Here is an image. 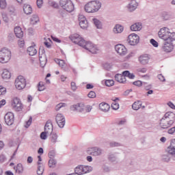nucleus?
Listing matches in <instances>:
<instances>
[{
  "instance_id": "22",
  "label": "nucleus",
  "mask_w": 175,
  "mask_h": 175,
  "mask_svg": "<svg viewBox=\"0 0 175 175\" xmlns=\"http://www.w3.org/2000/svg\"><path fill=\"white\" fill-rule=\"evenodd\" d=\"M44 132L48 135H51L53 133V123L51 120H48L44 126Z\"/></svg>"
},
{
  "instance_id": "35",
  "label": "nucleus",
  "mask_w": 175,
  "mask_h": 175,
  "mask_svg": "<svg viewBox=\"0 0 175 175\" xmlns=\"http://www.w3.org/2000/svg\"><path fill=\"white\" fill-rule=\"evenodd\" d=\"M23 12L25 14H31V13H32V7L28 4H24Z\"/></svg>"
},
{
  "instance_id": "42",
  "label": "nucleus",
  "mask_w": 175,
  "mask_h": 175,
  "mask_svg": "<svg viewBox=\"0 0 175 175\" xmlns=\"http://www.w3.org/2000/svg\"><path fill=\"white\" fill-rule=\"evenodd\" d=\"M92 20L95 27L98 29H102V23H100V21L96 18H93Z\"/></svg>"
},
{
  "instance_id": "38",
  "label": "nucleus",
  "mask_w": 175,
  "mask_h": 175,
  "mask_svg": "<svg viewBox=\"0 0 175 175\" xmlns=\"http://www.w3.org/2000/svg\"><path fill=\"white\" fill-rule=\"evenodd\" d=\"M175 40V33H171L170 31H169V33L167 36V42H170V43H172V42H174Z\"/></svg>"
},
{
  "instance_id": "52",
  "label": "nucleus",
  "mask_w": 175,
  "mask_h": 175,
  "mask_svg": "<svg viewBox=\"0 0 175 175\" xmlns=\"http://www.w3.org/2000/svg\"><path fill=\"white\" fill-rule=\"evenodd\" d=\"M1 9H5L6 8V0H0Z\"/></svg>"
},
{
  "instance_id": "50",
  "label": "nucleus",
  "mask_w": 175,
  "mask_h": 175,
  "mask_svg": "<svg viewBox=\"0 0 175 175\" xmlns=\"http://www.w3.org/2000/svg\"><path fill=\"white\" fill-rule=\"evenodd\" d=\"M49 5L52 6V8H55V9H58V3H57L55 1H49Z\"/></svg>"
},
{
  "instance_id": "20",
  "label": "nucleus",
  "mask_w": 175,
  "mask_h": 175,
  "mask_svg": "<svg viewBox=\"0 0 175 175\" xmlns=\"http://www.w3.org/2000/svg\"><path fill=\"white\" fill-rule=\"evenodd\" d=\"M167 152L170 153L172 158H175V139L171 141L170 146L167 148Z\"/></svg>"
},
{
  "instance_id": "28",
  "label": "nucleus",
  "mask_w": 175,
  "mask_h": 175,
  "mask_svg": "<svg viewBox=\"0 0 175 175\" xmlns=\"http://www.w3.org/2000/svg\"><path fill=\"white\" fill-rule=\"evenodd\" d=\"M1 77L2 79H3V80H9V79L12 77V74L10 73V71L8 69H4L1 74Z\"/></svg>"
},
{
  "instance_id": "7",
  "label": "nucleus",
  "mask_w": 175,
  "mask_h": 175,
  "mask_svg": "<svg viewBox=\"0 0 175 175\" xmlns=\"http://www.w3.org/2000/svg\"><path fill=\"white\" fill-rule=\"evenodd\" d=\"M39 59L40 66L44 68L46 64H47V57H46V54H44V48L43 46H41L39 50Z\"/></svg>"
},
{
  "instance_id": "31",
  "label": "nucleus",
  "mask_w": 175,
  "mask_h": 175,
  "mask_svg": "<svg viewBox=\"0 0 175 175\" xmlns=\"http://www.w3.org/2000/svg\"><path fill=\"white\" fill-rule=\"evenodd\" d=\"M91 2L96 12L102 8V3L99 1H92Z\"/></svg>"
},
{
  "instance_id": "30",
  "label": "nucleus",
  "mask_w": 175,
  "mask_h": 175,
  "mask_svg": "<svg viewBox=\"0 0 175 175\" xmlns=\"http://www.w3.org/2000/svg\"><path fill=\"white\" fill-rule=\"evenodd\" d=\"M124 31V27L121 25H116L113 29V32L114 33H121Z\"/></svg>"
},
{
  "instance_id": "10",
  "label": "nucleus",
  "mask_w": 175,
  "mask_h": 175,
  "mask_svg": "<svg viewBox=\"0 0 175 175\" xmlns=\"http://www.w3.org/2000/svg\"><path fill=\"white\" fill-rule=\"evenodd\" d=\"M129 43L131 46H136L140 40V38L135 33H131L129 36Z\"/></svg>"
},
{
  "instance_id": "60",
  "label": "nucleus",
  "mask_w": 175,
  "mask_h": 175,
  "mask_svg": "<svg viewBox=\"0 0 175 175\" xmlns=\"http://www.w3.org/2000/svg\"><path fill=\"white\" fill-rule=\"evenodd\" d=\"M133 85H136L137 87H142V85H143L144 83L142 82L141 81H134L133 83Z\"/></svg>"
},
{
  "instance_id": "2",
  "label": "nucleus",
  "mask_w": 175,
  "mask_h": 175,
  "mask_svg": "<svg viewBox=\"0 0 175 175\" xmlns=\"http://www.w3.org/2000/svg\"><path fill=\"white\" fill-rule=\"evenodd\" d=\"M12 58V51L9 49L3 48L0 51V62L1 64H8Z\"/></svg>"
},
{
  "instance_id": "32",
  "label": "nucleus",
  "mask_w": 175,
  "mask_h": 175,
  "mask_svg": "<svg viewBox=\"0 0 175 175\" xmlns=\"http://www.w3.org/2000/svg\"><path fill=\"white\" fill-rule=\"evenodd\" d=\"M14 169L18 174H23L24 172V167L21 163H18L16 166L14 167Z\"/></svg>"
},
{
  "instance_id": "48",
  "label": "nucleus",
  "mask_w": 175,
  "mask_h": 175,
  "mask_svg": "<svg viewBox=\"0 0 175 175\" xmlns=\"http://www.w3.org/2000/svg\"><path fill=\"white\" fill-rule=\"evenodd\" d=\"M105 85L107 87H113L114 85V81L111 79H108L105 81Z\"/></svg>"
},
{
  "instance_id": "62",
  "label": "nucleus",
  "mask_w": 175,
  "mask_h": 175,
  "mask_svg": "<svg viewBox=\"0 0 175 175\" xmlns=\"http://www.w3.org/2000/svg\"><path fill=\"white\" fill-rule=\"evenodd\" d=\"M103 66H104V69H106V70H110L111 68V65H110V64L109 63L104 64Z\"/></svg>"
},
{
  "instance_id": "1",
  "label": "nucleus",
  "mask_w": 175,
  "mask_h": 175,
  "mask_svg": "<svg viewBox=\"0 0 175 175\" xmlns=\"http://www.w3.org/2000/svg\"><path fill=\"white\" fill-rule=\"evenodd\" d=\"M70 39L73 42V43H75V44H78V46L85 49V50L90 51V53H92V54H96V53H98L99 51L96 45L94 44L90 41H85L83 38L81 37L80 35L77 33L70 36Z\"/></svg>"
},
{
  "instance_id": "55",
  "label": "nucleus",
  "mask_w": 175,
  "mask_h": 175,
  "mask_svg": "<svg viewBox=\"0 0 175 175\" xmlns=\"http://www.w3.org/2000/svg\"><path fill=\"white\" fill-rule=\"evenodd\" d=\"M150 44H152L154 47H158L159 46L158 42L154 40L153 38L150 39Z\"/></svg>"
},
{
  "instance_id": "40",
  "label": "nucleus",
  "mask_w": 175,
  "mask_h": 175,
  "mask_svg": "<svg viewBox=\"0 0 175 175\" xmlns=\"http://www.w3.org/2000/svg\"><path fill=\"white\" fill-rule=\"evenodd\" d=\"M142 107V101L138 100L135 101L133 105H132V109L133 110H139Z\"/></svg>"
},
{
  "instance_id": "51",
  "label": "nucleus",
  "mask_w": 175,
  "mask_h": 175,
  "mask_svg": "<svg viewBox=\"0 0 175 175\" xmlns=\"http://www.w3.org/2000/svg\"><path fill=\"white\" fill-rule=\"evenodd\" d=\"M47 136H49V134L45 131L42 132L40 134V138L42 140H46V139H47Z\"/></svg>"
},
{
  "instance_id": "46",
  "label": "nucleus",
  "mask_w": 175,
  "mask_h": 175,
  "mask_svg": "<svg viewBox=\"0 0 175 175\" xmlns=\"http://www.w3.org/2000/svg\"><path fill=\"white\" fill-rule=\"evenodd\" d=\"M55 165H57V161H55L54 159H50L49 161V167H55Z\"/></svg>"
},
{
  "instance_id": "34",
  "label": "nucleus",
  "mask_w": 175,
  "mask_h": 175,
  "mask_svg": "<svg viewBox=\"0 0 175 175\" xmlns=\"http://www.w3.org/2000/svg\"><path fill=\"white\" fill-rule=\"evenodd\" d=\"M27 53L30 56H33L38 53V51L35 49V46H31L27 48Z\"/></svg>"
},
{
  "instance_id": "61",
  "label": "nucleus",
  "mask_w": 175,
  "mask_h": 175,
  "mask_svg": "<svg viewBox=\"0 0 175 175\" xmlns=\"http://www.w3.org/2000/svg\"><path fill=\"white\" fill-rule=\"evenodd\" d=\"M2 18L5 23H9V18L6 14H2Z\"/></svg>"
},
{
  "instance_id": "59",
  "label": "nucleus",
  "mask_w": 175,
  "mask_h": 175,
  "mask_svg": "<svg viewBox=\"0 0 175 175\" xmlns=\"http://www.w3.org/2000/svg\"><path fill=\"white\" fill-rule=\"evenodd\" d=\"M6 94V89L3 86L0 85V95H5Z\"/></svg>"
},
{
  "instance_id": "39",
  "label": "nucleus",
  "mask_w": 175,
  "mask_h": 175,
  "mask_svg": "<svg viewBox=\"0 0 175 175\" xmlns=\"http://www.w3.org/2000/svg\"><path fill=\"white\" fill-rule=\"evenodd\" d=\"M161 17L165 21H167V20H171V18H172L173 16L169 12H163L162 13Z\"/></svg>"
},
{
  "instance_id": "36",
  "label": "nucleus",
  "mask_w": 175,
  "mask_h": 175,
  "mask_svg": "<svg viewBox=\"0 0 175 175\" xmlns=\"http://www.w3.org/2000/svg\"><path fill=\"white\" fill-rule=\"evenodd\" d=\"M38 169H37V174L38 175H42L43 172H44V167L43 166V164L40 162H38Z\"/></svg>"
},
{
  "instance_id": "47",
  "label": "nucleus",
  "mask_w": 175,
  "mask_h": 175,
  "mask_svg": "<svg viewBox=\"0 0 175 175\" xmlns=\"http://www.w3.org/2000/svg\"><path fill=\"white\" fill-rule=\"evenodd\" d=\"M121 144L120 142H111L109 143V147L114 148V147H121Z\"/></svg>"
},
{
  "instance_id": "5",
  "label": "nucleus",
  "mask_w": 175,
  "mask_h": 175,
  "mask_svg": "<svg viewBox=\"0 0 175 175\" xmlns=\"http://www.w3.org/2000/svg\"><path fill=\"white\" fill-rule=\"evenodd\" d=\"M27 85V81L24 77L20 75L15 80V86L17 90H23Z\"/></svg>"
},
{
  "instance_id": "8",
  "label": "nucleus",
  "mask_w": 175,
  "mask_h": 175,
  "mask_svg": "<svg viewBox=\"0 0 175 175\" xmlns=\"http://www.w3.org/2000/svg\"><path fill=\"white\" fill-rule=\"evenodd\" d=\"M12 106L16 111H21L23 110V103H21V100L20 98L15 97L13 98L12 102Z\"/></svg>"
},
{
  "instance_id": "9",
  "label": "nucleus",
  "mask_w": 175,
  "mask_h": 175,
  "mask_svg": "<svg viewBox=\"0 0 175 175\" xmlns=\"http://www.w3.org/2000/svg\"><path fill=\"white\" fill-rule=\"evenodd\" d=\"M169 28L163 27L159 29L158 32V36L160 39H163V40H167V35H169Z\"/></svg>"
},
{
  "instance_id": "45",
  "label": "nucleus",
  "mask_w": 175,
  "mask_h": 175,
  "mask_svg": "<svg viewBox=\"0 0 175 175\" xmlns=\"http://www.w3.org/2000/svg\"><path fill=\"white\" fill-rule=\"evenodd\" d=\"M108 159L111 162H116L117 161V156L115 154L109 153L108 155Z\"/></svg>"
},
{
  "instance_id": "58",
  "label": "nucleus",
  "mask_w": 175,
  "mask_h": 175,
  "mask_svg": "<svg viewBox=\"0 0 175 175\" xmlns=\"http://www.w3.org/2000/svg\"><path fill=\"white\" fill-rule=\"evenodd\" d=\"M88 98H96V94L94 91H90L88 94Z\"/></svg>"
},
{
  "instance_id": "12",
  "label": "nucleus",
  "mask_w": 175,
  "mask_h": 175,
  "mask_svg": "<svg viewBox=\"0 0 175 175\" xmlns=\"http://www.w3.org/2000/svg\"><path fill=\"white\" fill-rule=\"evenodd\" d=\"M4 120L7 125H12L14 123V114L12 112L7 113L4 116Z\"/></svg>"
},
{
  "instance_id": "33",
  "label": "nucleus",
  "mask_w": 175,
  "mask_h": 175,
  "mask_svg": "<svg viewBox=\"0 0 175 175\" xmlns=\"http://www.w3.org/2000/svg\"><path fill=\"white\" fill-rule=\"evenodd\" d=\"M142 28V23H136L131 26V31H140Z\"/></svg>"
},
{
  "instance_id": "56",
  "label": "nucleus",
  "mask_w": 175,
  "mask_h": 175,
  "mask_svg": "<svg viewBox=\"0 0 175 175\" xmlns=\"http://www.w3.org/2000/svg\"><path fill=\"white\" fill-rule=\"evenodd\" d=\"M145 90L146 91H150V90H151V88H152V85L151 84L150 85H147L146 83L144 82V84H143Z\"/></svg>"
},
{
  "instance_id": "29",
  "label": "nucleus",
  "mask_w": 175,
  "mask_h": 175,
  "mask_svg": "<svg viewBox=\"0 0 175 175\" xmlns=\"http://www.w3.org/2000/svg\"><path fill=\"white\" fill-rule=\"evenodd\" d=\"M171 158H172L173 161H175V157H173L168 152L167 154H164L161 156L163 162H169Z\"/></svg>"
},
{
  "instance_id": "44",
  "label": "nucleus",
  "mask_w": 175,
  "mask_h": 175,
  "mask_svg": "<svg viewBox=\"0 0 175 175\" xmlns=\"http://www.w3.org/2000/svg\"><path fill=\"white\" fill-rule=\"evenodd\" d=\"M38 21H39V17L38 16V15H33L30 19V24L35 25V24H36Z\"/></svg>"
},
{
  "instance_id": "64",
  "label": "nucleus",
  "mask_w": 175,
  "mask_h": 175,
  "mask_svg": "<svg viewBox=\"0 0 175 175\" xmlns=\"http://www.w3.org/2000/svg\"><path fill=\"white\" fill-rule=\"evenodd\" d=\"M36 3L38 8L40 9V8H42V5H43V0H37Z\"/></svg>"
},
{
  "instance_id": "19",
  "label": "nucleus",
  "mask_w": 175,
  "mask_h": 175,
  "mask_svg": "<svg viewBox=\"0 0 175 175\" xmlns=\"http://www.w3.org/2000/svg\"><path fill=\"white\" fill-rule=\"evenodd\" d=\"M162 50L165 53H170L173 50V44L169 41H165L162 46Z\"/></svg>"
},
{
  "instance_id": "57",
  "label": "nucleus",
  "mask_w": 175,
  "mask_h": 175,
  "mask_svg": "<svg viewBox=\"0 0 175 175\" xmlns=\"http://www.w3.org/2000/svg\"><path fill=\"white\" fill-rule=\"evenodd\" d=\"M31 124H32V116H30L28 121L26 122V125L25 126V128H29V126H31Z\"/></svg>"
},
{
  "instance_id": "23",
  "label": "nucleus",
  "mask_w": 175,
  "mask_h": 175,
  "mask_svg": "<svg viewBox=\"0 0 175 175\" xmlns=\"http://www.w3.org/2000/svg\"><path fill=\"white\" fill-rule=\"evenodd\" d=\"M115 80L118 81V83H126V78L125 77V75L124 74H116L115 75Z\"/></svg>"
},
{
  "instance_id": "37",
  "label": "nucleus",
  "mask_w": 175,
  "mask_h": 175,
  "mask_svg": "<svg viewBox=\"0 0 175 175\" xmlns=\"http://www.w3.org/2000/svg\"><path fill=\"white\" fill-rule=\"evenodd\" d=\"M50 136L51 143H52L53 144H55V143H57L58 140V135H57V133H53L52 134H50Z\"/></svg>"
},
{
  "instance_id": "63",
  "label": "nucleus",
  "mask_w": 175,
  "mask_h": 175,
  "mask_svg": "<svg viewBox=\"0 0 175 175\" xmlns=\"http://www.w3.org/2000/svg\"><path fill=\"white\" fill-rule=\"evenodd\" d=\"M71 90H72V91H76V90H77V86L76 85V83L75 82H71Z\"/></svg>"
},
{
  "instance_id": "54",
  "label": "nucleus",
  "mask_w": 175,
  "mask_h": 175,
  "mask_svg": "<svg viewBox=\"0 0 175 175\" xmlns=\"http://www.w3.org/2000/svg\"><path fill=\"white\" fill-rule=\"evenodd\" d=\"M45 88L43 82H39L38 83V91H44Z\"/></svg>"
},
{
  "instance_id": "17",
  "label": "nucleus",
  "mask_w": 175,
  "mask_h": 175,
  "mask_svg": "<svg viewBox=\"0 0 175 175\" xmlns=\"http://www.w3.org/2000/svg\"><path fill=\"white\" fill-rule=\"evenodd\" d=\"M115 50L119 55H125L126 54V48L121 44L116 45Z\"/></svg>"
},
{
  "instance_id": "43",
  "label": "nucleus",
  "mask_w": 175,
  "mask_h": 175,
  "mask_svg": "<svg viewBox=\"0 0 175 175\" xmlns=\"http://www.w3.org/2000/svg\"><path fill=\"white\" fill-rule=\"evenodd\" d=\"M91 110H92V106L90 105L83 104V111L82 113H90Z\"/></svg>"
},
{
  "instance_id": "27",
  "label": "nucleus",
  "mask_w": 175,
  "mask_h": 175,
  "mask_svg": "<svg viewBox=\"0 0 175 175\" xmlns=\"http://www.w3.org/2000/svg\"><path fill=\"white\" fill-rule=\"evenodd\" d=\"M14 33L16 38H18L19 39L24 36V32L23 31L21 27H16L14 28Z\"/></svg>"
},
{
  "instance_id": "6",
  "label": "nucleus",
  "mask_w": 175,
  "mask_h": 175,
  "mask_svg": "<svg viewBox=\"0 0 175 175\" xmlns=\"http://www.w3.org/2000/svg\"><path fill=\"white\" fill-rule=\"evenodd\" d=\"M88 154L93 157H100L103 154V149L99 147L88 148L87 150Z\"/></svg>"
},
{
  "instance_id": "26",
  "label": "nucleus",
  "mask_w": 175,
  "mask_h": 175,
  "mask_svg": "<svg viewBox=\"0 0 175 175\" xmlns=\"http://www.w3.org/2000/svg\"><path fill=\"white\" fill-rule=\"evenodd\" d=\"M99 109L101 111H104V113H107L109 110H110V105L106 103H101L99 105Z\"/></svg>"
},
{
  "instance_id": "15",
  "label": "nucleus",
  "mask_w": 175,
  "mask_h": 175,
  "mask_svg": "<svg viewBox=\"0 0 175 175\" xmlns=\"http://www.w3.org/2000/svg\"><path fill=\"white\" fill-rule=\"evenodd\" d=\"M78 20L79 21V25L82 29L88 28V21H87V18H85V16L83 15H79Z\"/></svg>"
},
{
  "instance_id": "11",
  "label": "nucleus",
  "mask_w": 175,
  "mask_h": 175,
  "mask_svg": "<svg viewBox=\"0 0 175 175\" xmlns=\"http://www.w3.org/2000/svg\"><path fill=\"white\" fill-rule=\"evenodd\" d=\"M55 121L59 128H64L65 126V116L62 113H57L56 115Z\"/></svg>"
},
{
  "instance_id": "25",
  "label": "nucleus",
  "mask_w": 175,
  "mask_h": 175,
  "mask_svg": "<svg viewBox=\"0 0 175 175\" xmlns=\"http://www.w3.org/2000/svg\"><path fill=\"white\" fill-rule=\"evenodd\" d=\"M85 12L87 13H95V9L94 8V5H92V3L90 1L88 3L85 5Z\"/></svg>"
},
{
  "instance_id": "13",
  "label": "nucleus",
  "mask_w": 175,
  "mask_h": 175,
  "mask_svg": "<svg viewBox=\"0 0 175 175\" xmlns=\"http://www.w3.org/2000/svg\"><path fill=\"white\" fill-rule=\"evenodd\" d=\"M84 107V103H80L71 105L70 109L72 111H77V113H83Z\"/></svg>"
},
{
  "instance_id": "14",
  "label": "nucleus",
  "mask_w": 175,
  "mask_h": 175,
  "mask_svg": "<svg viewBox=\"0 0 175 175\" xmlns=\"http://www.w3.org/2000/svg\"><path fill=\"white\" fill-rule=\"evenodd\" d=\"M159 125L161 129H167L173 124L169 120H166L165 117H163L160 120Z\"/></svg>"
},
{
  "instance_id": "3",
  "label": "nucleus",
  "mask_w": 175,
  "mask_h": 175,
  "mask_svg": "<svg viewBox=\"0 0 175 175\" xmlns=\"http://www.w3.org/2000/svg\"><path fill=\"white\" fill-rule=\"evenodd\" d=\"M59 5L64 10L72 13L75 10V5L70 0H60Z\"/></svg>"
},
{
  "instance_id": "41",
  "label": "nucleus",
  "mask_w": 175,
  "mask_h": 175,
  "mask_svg": "<svg viewBox=\"0 0 175 175\" xmlns=\"http://www.w3.org/2000/svg\"><path fill=\"white\" fill-rule=\"evenodd\" d=\"M122 75H124V77H129V79H135V74L130 73L129 70H125L122 72Z\"/></svg>"
},
{
  "instance_id": "4",
  "label": "nucleus",
  "mask_w": 175,
  "mask_h": 175,
  "mask_svg": "<svg viewBox=\"0 0 175 175\" xmlns=\"http://www.w3.org/2000/svg\"><path fill=\"white\" fill-rule=\"evenodd\" d=\"M92 167L88 165H78L75 169V174L81 175L87 173H91Z\"/></svg>"
},
{
  "instance_id": "53",
  "label": "nucleus",
  "mask_w": 175,
  "mask_h": 175,
  "mask_svg": "<svg viewBox=\"0 0 175 175\" xmlns=\"http://www.w3.org/2000/svg\"><path fill=\"white\" fill-rule=\"evenodd\" d=\"M111 107L113 110H118V109H120V105L118 103H113Z\"/></svg>"
},
{
  "instance_id": "21",
  "label": "nucleus",
  "mask_w": 175,
  "mask_h": 175,
  "mask_svg": "<svg viewBox=\"0 0 175 175\" xmlns=\"http://www.w3.org/2000/svg\"><path fill=\"white\" fill-rule=\"evenodd\" d=\"M165 118L169 121L170 122H171L172 124H174V121H175V113L173 112H167L165 113L164 116Z\"/></svg>"
},
{
  "instance_id": "18",
  "label": "nucleus",
  "mask_w": 175,
  "mask_h": 175,
  "mask_svg": "<svg viewBox=\"0 0 175 175\" xmlns=\"http://www.w3.org/2000/svg\"><path fill=\"white\" fill-rule=\"evenodd\" d=\"M139 6V3L136 0H131L127 5V9L130 12H135L137 7Z\"/></svg>"
},
{
  "instance_id": "49",
  "label": "nucleus",
  "mask_w": 175,
  "mask_h": 175,
  "mask_svg": "<svg viewBox=\"0 0 175 175\" xmlns=\"http://www.w3.org/2000/svg\"><path fill=\"white\" fill-rule=\"evenodd\" d=\"M65 106H66V104L64 103H59L57 105H56L55 107V111H58L59 110H60L62 109V107H65Z\"/></svg>"
},
{
  "instance_id": "16",
  "label": "nucleus",
  "mask_w": 175,
  "mask_h": 175,
  "mask_svg": "<svg viewBox=\"0 0 175 175\" xmlns=\"http://www.w3.org/2000/svg\"><path fill=\"white\" fill-rule=\"evenodd\" d=\"M55 62L59 65L62 70L64 72H68L69 70V67H68V64L65 63L64 60L59 59H55Z\"/></svg>"
},
{
  "instance_id": "24",
  "label": "nucleus",
  "mask_w": 175,
  "mask_h": 175,
  "mask_svg": "<svg viewBox=\"0 0 175 175\" xmlns=\"http://www.w3.org/2000/svg\"><path fill=\"white\" fill-rule=\"evenodd\" d=\"M139 61L142 65H146V64H148V61H150V57L147 54L142 55L139 56Z\"/></svg>"
}]
</instances>
